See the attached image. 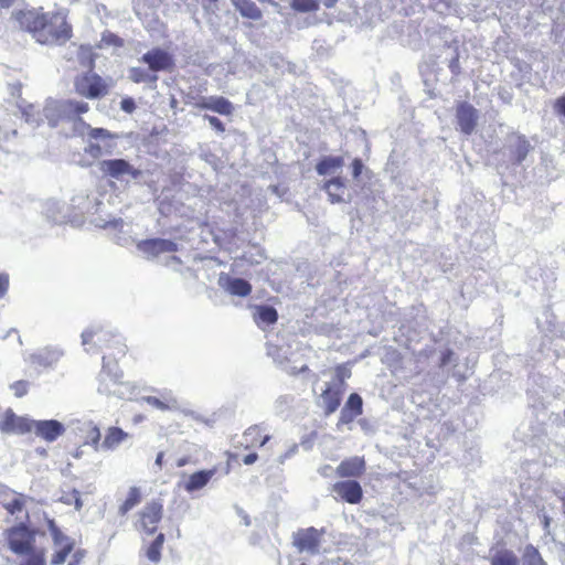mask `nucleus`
<instances>
[{
	"label": "nucleus",
	"instance_id": "bb28decb",
	"mask_svg": "<svg viewBox=\"0 0 565 565\" xmlns=\"http://www.w3.org/2000/svg\"><path fill=\"white\" fill-rule=\"evenodd\" d=\"M269 439V435L262 436V429L259 426H252L243 434L241 444L245 448H250L256 445L263 447Z\"/></svg>",
	"mask_w": 565,
	"mask_h": 565
},
{
	"label": "nucleus",
	"instance_id": "f3484780",
	"mask_svg": "<svg viewBox=\"0 0 565 565\" xmlns=\"http://www.w3.org/2000/svg\"><path fill=\"white\" fill-rule=\"evenodd\" d=\"M141 61L146 63L149 66V70L153 73L168 71L173 66V58L171 54L159 47L145 53Z\"/></svg>",
	"mask_w": 565,
	"mask_h": 565
},
{
	"label": "nucleus",
	"instance_id": "a211bd4d",
	"mask_svg": "<svg viewBox=\"0 0 565 565\" xmlns=\"http://www.w3.org/2000/svg\"><path fill=\"white\" fill-rule=\"evenodd\" d=\"M331 493L351 504L359 503L363 494L360 483L354 480L335 482L331 487Z\"/></svg>",
	"mask_w": 565,
	"mask_h": 565
},
{
	"label": "nucleus",
	"instance_id": "2f4dec72",
	"mask_svg": "<svg viewBox=\"0 0 565 565\" xmlns=\"http://www.w3.org/2000/svg\"><path fill=\"white\" fill-rule=\"evenodd\" d=\"M254 318L259 327H264L275 323L278 315L276 309L270 306H259L256 308Z\"/></svg>",
	"mask_w": 565,
	"mask_h": 565
},
{
	"label": "nucleus",
	"instance_id": "de8ad7c7",
	"mask_svg": "<svg viewBox=\"0 0 565 565\" xmlns=\"http://www.w3.org/2000/svg\"><path fill=\"white\" fill-rule=\"evenodd\" d=\"M30 383L28 381H17L10 385V390L13 392L15 397H23L28 394Z\"/></svg>",
	"mask_w": 565,
	"mask_h": 565
},
{
	"label": "nucleus",
	"instance_id": "e2e57ef3",
	"mask_svg": "<svg viewBox=\"0 0 565 565\" xmlns=\"http://www.w3.org/2000/svg\"><path fill=\"white\" fill-rule=\"evenodd\" d=\"M257 459H258L257 454L256 452H252V454L246 455L243 458V462L245 465L249 466V465H253L254 462H256Z\"/></svg>",
	"mask_w": 565,
	"mask_h": 565
},
{
	"label": "nucleus",
	"instance_id": "5701e85b",
	"mask_svg": "<svg viewBox=\"0 0 565 565\" xmlns=\"http://www.w3.org/2000/svg\"><path fill=\"white\" fill-rule=\"evenodd\" d=\"M363 401L358 393H352L340 413V424H350L362 414Z\"/></svg>",
	"mask_w": 565,
	"mask_h": 565
},
{
	"label": "nucleus",
	"instance_id": "69168bd1",
	"mask_svg": "<svg viewBox=\"0 0 565 565\" xmlns=\"http://www.w3.org/2000/svg\"><path fill=\"white\" fill-rule=\"evenodd\" d=\"M18 0H0V9H8L12 7Z\"/></svg>",
	"mask_w": 565,
	"mask_h": 565
},
{
	"label": "nucleus",
	"instance_id": "1a4fd4ad",
	"mask_svg": "<svg viewBox=\"0 0 565 565\" xmlns=\"http://www.w3.org/2000/svg\"><path fill=\"white\" fill-rule=\"evenodd\" d=\"M163 514V505L159 501L147 503L139 512V521L137 529L151 535L157 531V525L161 521Z\"/></svg>",
	"mask_w": 565,
	"mask_h": 565
},
{
	"label": "nucleus",
	"instance_id": "412c9836",
	"mask_svg": "<svg viewBox=\"0 0 565 565\" xmlns=\"http://www.w3.org/2000/svg\"><path fill=\"white\" fill-rule=\"evenodd\" d=\"M113 332L104 330L102 327H90L83 331L82 343L84 347L93 343L99 348H108L114 341Z\"/></svg>",
	"mask_w": 565,
	"mask_h": 565
},
{
	"label": "nucleus",
	"instance_id": "c9c22d12",
	"mask_svg": "<svg viewBox=\"0 0 565 565\" xmlns=\"http://www.w3.org/2000/svg\"><path fill=\"white\" fill-rule=\"evenodd\" d=\"M522 565H546L537 548L529 544L524 547Z\"/></svg>",
	"mask_w": 565,
	"mask_h": 565
},
{
	"label": "nucleus",
	"instance_id": "c756f323",
	"mask_svg": "<svg viewBox=\"0 0 565 565\" xmlns=\"http://www.w3.org/2000/svg\"><path fill=\"white\" fill-rule=\"evenodd\" d=\"M342 157H324L316 166V171L319 175H328L334 173L343 166Z\"/></svg>",
	"mask_w": 565,
	"mask_h": 565
},
{
	"label": "nucleus",
	"instance_id": "603ef678",
	"mask_svg": "<svg viewBox=\"0 0 565 565\" xmlns=\"http://www.w3.org/2000/svg\"><path fill=\"white\" fill-rule=\"evenodd\" d=\"M204 119L207 120L211 127L214 128L216 131L224 132L225 127L217 117L204 115Z\"/></svg>",
	"mask_w": 565,
	"mask_h": 565
},
{
	"label": "nucleus",
	"instance_id": "774afa93",
	"mask_svg": "<svg viewBox=\"0 0 565 565\" xmlns=\"http://www.w3.org/2000/svg\"><path fill=\"white\" fill-rule=\"evenodd\" d=\"M61 501L65 504H73L74 499L72 498V492L70 494L63 495Z\"/></svg>",
	"mask_w": 565,
	"mask_h": 565
},
{
	"label": "nucleus",
	"instance_id": "f03ea898",
	"mask_svg": "<svg viewBox=\"0 0 565 565\" xmlns=\"http://www.w3.org/2000/svg\"><path fill=\"white\" fill-rule=\"evenodd\" d=\"M8 544L12 552L20 555H28L24 563L20 565H44V555L41 551L33 548L34 534L22 523L8 531Z\"/></svg>",
	"mask_w": 565,
	"mask_h": 565
},
{
	"label": "nucleus",
	"instance_id": "4468645a",
	"mask_svg": "<svg viewBox=\"0 0 565 565\" xmlns=\"http://www.w3.org/2000/svg\"><path fill=\"white\" fill-rule=\"evenodd\" d=\"M478 110L467 102H461L456 108V119L459 130L469 136L471 135L478 122Z\"/></svg>",
	"mask_w": 565,
	"mask_h": 565
},
{
	"label": "nucleus",
	"instance_id": "f704fd0d",
	"mask_svg": "<svg viewBox=\"0 0 565 565\" xmlns=\"http://www.w3.org/2000/svg\"><path fill=\"white\" fill-rule=\"evenodd\" d=\"M149 71L142 67H131L128 77L135 83H156L158 76Z\"/></svg>",
	"mask_w": 565,
	"mask_h": 565
},
{
	"label": "nucleus",
	"instance_id": "864d4df0",
	"mask_svg": "<svg viewBox=\"0 0 565 565\" xmlns=\"http://www.w3.org/2000/svg\"><path fill=\"white\" fill-rule=\"evenodd\" d=\"M143 399L147 404H149L158 409L166 411L169 408V406L164 402L160 401L158 397L147 396Z\"/></svg>",
	"mask_w": 565,
	"mask_h": 565
},
{
	"label": "nucleus",
	"instance_id": "bf43d9fd",
	"mask_svg": "<svg viewBox=\"0 0 565 565\" xmlns=\"http://www.w3.org/2000/svg\"><path fill=\"white\" fill-rule=\"evenodd\" d=\"M84 558V552L83 551H76L72 557H71V561L68 562V564H74V565H79L81 562L83 561Z\"/></svg>",
	"mask_w": 565,
	"mask_h": 565
},
{
	"label": "nucleus",
	"instance_id": "0e129e2a",
	"mask_svg": "<svg viewBox=\"0 0 565 565\" xmlns=\"http://www.w3.org/2000/svg\"><path fill=\"white\" fill-rule=\"evenodd\" d=\"M449 68L451 70V72L454 74H458L459 73V61H458V57H454L450 61Z\"/></svg>",
	"mask_w": 565,
	"mask_h": 565
},
{
	"label": "nucleus",
	"instance_id": "a18cd8bd",
	"mask_svg": "<svg viewBox=\"0 0 565 565\" xmlns=\"http://www.w3.org/2000/svg\"><path fill=\"white\" fill-rule=\"evenodd\" d=\"M113 338H114V341L110 342L108 348H113L114 352L110 353L109 355H113L114 358L124 356L126 354L127 347L122 342L121 337L119 334H117V335H113ZM106 358L108 360L110 356H106Z\"/></svg>",
	"mask_w": 565,
	"mask_h": 565
},
{
	"label": "nucleus",
	"instance_id": "ddd939ff",
	"mask_svg": "<svg viewBox=\"0 0 565 565\" xmlns=\"http://www.w3.org/2000/svg\"><path fill=\"white\" fill-rule=\"evenodd\" d=\"M76 92L87 98H97L106 92L102 77L94 73H86L75 81Z\"/></svg>",
	"mask_w": 565,
	"mask_h": 565
},
{
	"label": "nucleus",
	"instance_id": "c85d7f7f",
	"mask_svg": "<svg viewBox=\"0 0 565 565\" xmlns=\"http://www.w3.org/2000/svg\"><path fill=\"white\" fill-rule=\"evenodd\" d=\"M510 148L512 157L514 158L515 162L521 163L527 156V153L531 151L532 146L523 136H516L511 139L510 141Z\"/></svg>",
	"mask_w": 565,
	"mask_h": 565
},
{
	"label": "nucleus",
	"instance_id": "37998d69",
	"mask_svg": "<svg viewBox=\"0 0 565 565\" xmlns=\"http://www.w3.org/2000/svg\"><path fill=\"white\" fill-rule=\"evenodd\" d=\"M291 7L299 12H312L319 9L318 0H292Z\"/></svg>",
	"mask_w": 565,
	"mask_h": 565
},
{
	"label": "nucleus",
	"instance_id": "a878e982",
	"mask_svg": "<svg viewBox=\"0 0 565 565\" xmlns=\"http://www.w3.org/2000/svg\"><path fill=\"white\" fill-rule=\"evenodd\" d=\"M216 470L215 469H209V470H200L191 476H189L188 480L184 481L183 488L186 492H194L198 490L203 489L210 480L214 477Z\"/></svg>",
	"mask_w": 565,
	"mask_h": 565
},
{
	"label": "nucleus",
	"instance_id": "7ed1b4c3",
	"mask_svg": "<svg viewBox=\"0 0 565 565\" xmlns=\"http://www.w3.org/2000/svg\"><path fill=\"white\" fill-rule=\"evenodd\" d=\"M118 135L104 128L88 126L84 152L94 159L111 156L117 149Z\"/></svg>",
	"mask_w": 565,
	"mask_h": 565
},
{
	"label": "nucleus",
	"instance_id": "052dcab7",
	"mask_svg": "<svg viewBox=\"0 0 565 565\" xmlns=\"http://www.w3.org/2000/svg\"><path fill=\"white\" fill-rule=\"evenodd\" d=\"M72 498L74 499L73 504L77 511H79L83 507V502L81 500L79 492L77 490L72 491Z\"/></svg>",
	"mask_w": 565,
	"mask_h": 565
},
{
	"label": "nucleus",
	"instance_id": "79ce46f5",
	"mask_svg": "<svg viewBox=\"0 0 565 565\" xmlns=\"http://www.w3.org/2000/svg\"><path fill=\"white\" fill-rule=\"evenodd\" d=\"M72 204L81 213H87V214L92 213V209L94 206H98L99 205V203H97V202L92 204V202L88 199V195H84V194H81V195H77V196L73 198L72 199Z\"/></svg>",
	"mask_w": 565,
	"mask_h": 565
},
{
	"label": "nucleus",
	"instance_id": "3c124183",
	"mask_svg": "<svg viewBox=\"0 0 565 565\" xmlns=\"http://www.w3.org/2000/svg\"><path fill=\"white\" fill-rule=\"evenodd\" d=\"M457 358L451 350H445L440 356V366L445 367L449 364H456Z\"/></svg>",
	"mask_w": 565,
	"mask_h": 565
},
{
	"label": "nucleus",
	"instance_id": "4d7b16f0",
	"mask_svg": "<svg viewBox=\"0 0 565 565\" xmlns=\"http://www.w3.org/2000/svg\"><path fill=\"white\" fill-rule=\"evenodd\" d=\"M9 288V277L8 275L1 274L0 275V298H2Z\"/></svg>",
	"mask_w": 565,
	"mask_h": 565
},
{
	"label": "nucleus",
	"instance_id": "6e6552de",
	"mask_svg": "<svg viewBox=\"0 0 565 565\" xmlns=\"http://www.w3.org/2000/svg\"><path fill=\"white\" fill-rule=\"evenodd\" d=\"M92 223L96 227H102L108 230L109 232H118V235L115 236L116 243L126 246L132 242L129 233L131 232V225L125 222L121 218L110 217L107 218L97 216L92 220Z\"/></svg>",
	"mask_w": 565,
	"mask_h": 565
},
{
	"label": "nucleus",
	"instance_id": "cd10ccee",
	"mask_svg": "<svg viewBox=\"0 0 565 565\" xmlns=\"http://www.w3.org/2000/svg\"><path fill=\"white\" fill-rule=\"evenodd\" d=\"M323 189L329 195V200L331 203H341L344 201L342 193L345 190L344 181L341 177L333 178L328 180L323 184Z\"/></svg>",
	"mask_w": 565,
	"mask_h": 565
},
{
	"label": "nucleus",
	"instance_id": "4c0bfd02",
	"mask_svg": "<svg viewBox=\"0 0 565 565\" xmlns=\"http://www.w3.org/2000/svg\"><path fill=\"white\" fill-rule=\"evenodd\" d=\"M63 204L58 201H47L45 203V215L54 223L63 222L62 215Z\"/></svg>",
	"mask_w": 565,
	"mask_h": 565
},
{
	"label": "nucleus",
	"instance_id": "20e7f679",
	"mask_svg": "<svg viewBox=\"0 0 565 565\" xmlns=\"http://www.w3.org/2000/svg\"><path fill=\"white\" fill-rule=\"evenodd\" d=\"M98 171L106 178L126 185L142 177V171L122 158L104 159L97 162Z\"/></svg>",
	"mask_w": 565,
	"mask_h": 565
},
{
	"label": "nucleus",
	"instance_id": "13d9d810",
	"mask_svg": "<svg viewBox=\"0 0 565 565\" xmlns=\"http://www.w3.org/2000/svg\"><path fill=\"white\" fill-rule=\"evenodd\" d=\"M363 169V163L361 159H354L352 162V174L354 178H359Z\"/></svg>",
	"mask_w": 565,
	"mask_h": 565
},
{
	"label": "nucleus",
	"instance_id": "58836bf2",
	"mask_svg": "<svg viewBox=\"0 0 565 565\" xmlns=\"http://www.w3.org/2000/svg\"><path fill=\"white\" fill-rule=\"evenodd\" d=\"M141 500V494L138 488L132 487L129 490L127 499L119 508L120 514L125 515L128 511L134 509L137 504H139Z\"/></svg>",
	"mask_w": 565,
	"mask_h": 565
},
{
	"label": "nucleus",
	"instance_id": "f257e3e1",
	"mask_svg": "<svg viewBox=\"0 0 565 565\" xmlns=\"http://www.w3.org/2000/svg\"><path fill=\"white\" fill-rule=\"evenodd\" d=\"M13 18L20 28L32 34L33 39L46 45L63 44L72 36V29L62 13H44L39 10L14 12Z\"/></svg>",
	"mask_w": 565,
	"mask_h": 565
},
{
	"label": "nucleus",
	"instance_id": "393cba45",
	"mask_svg": "<svg viewBox=\"0 0 565 565\" xmlns=\"http://www.w3.org/2000/svg\"><path fill=\"white\" fill-rule=\"evenodd\" d=\"M365 470V461L362 457H351L343 460L337 467V475L341 478L359 477Z\"/></svg>",
	"mask_w": 565,
	"mask_h": 565
},
{
	"label": "nucleus",
	"instance_id": "2eb2a0df",
	"mask_svg": "<svg viewBox=\"0 0 565 565\" xmlns=\"http://www.w3.org/2000/svg\"><path fill=\"white\" fill-rule=\"evenodd\" d=\"M343 394V380H339L338 382H329L326 385V388L320 395L321 406L324 409V414L331 415L334 413L340 406L341 398Z\"/></svg>",
	"mask_w": 565,
	"mask_h": 565
},
{
	"label": "nucleus",
	"instance_id": "8fccbe9b",
	"mask_svg": "<svg viewBox=\"0 0 565 565\" xmlns=\"http://www.w3.org/2000/svg\"><path fill=\"white\" fill-rule=\"evenodd\" d=\"M102 45H106V46H110V45L121 46L122 45V41L117 35H115L113 33H104L103 36H102Z\"/></svg>",
	"mask_w": 565,
	"mask_h": 565
},
{
	"label": "nucleus",
	"instance_id": "680f3d73",
	"mask_svg": "<svg viewBox=\"0 0 565 565\" xmlns=\"http://www.w3.org/2000/svg\"><path fill=\"white\" fill-rule=\"evenodd\" d=\"M349 376H350V373L343 366H338L337 367V379L333 382H338L341 379L344 381V379L349 377Z\"/></svg>",
	"mask_w": 565,
	"mask_h": 565
},
{
	"label": "nucleus",
	"instance_id": "dca6fc26",
	"mask_svg": "<svg viewBox=\"0 0 565 565\" xmlns=\"http://www.w3.org/2000/svg\"><path fill=\"white\" fill-rule=\"evenodd\" d=\"M32 431L46 443H53L65 433V426L56 419H33Z\"/></svg>",
	"mask_w": 565,
	"mask_h": 565
},
{
	"label": "nucleus",
	"instance_id": "4be33fe9",
	"mask_svg": "<svg viewBox=\"0 0 565 565\" xmlns=\"http://www.w3.org/2000/svg\"><path fill=\"white\" fill-rule=\"evenodd\" d=\"M288 349L281 348L277 344L267 343V354L274 360V362L284 367L289 374H298L308 370L307 365H302L300 369L295 366H287L286 363L289 361Z\"/></svg>",
	"mask_w": 565,
	"mask_h": 565
},
{
	"label": "nucleus",
	"instance_id": "5fc2aeb1",
	"mask_svg": "<svg viewBox=\"0 0 565 565\" xmlns=\"http://www.w3.org/2000/svg\"><path fill=\"white\" fill-rule=\"evenodd\" d=\"M120 109L127 114H131L136 109V103L132 98H122L120 102Z\"/></svg>",
	"mask_w": 565,
	"mask_h": 565
},
{
	"label": "nucleus",
	"instance_id": "49530a36",
	"mask_svg": "<svg viewBox=\"0 0 565 565\" xmlns=\"http://www.w3.org/2000/svg\"><path fill=\"white\" fill-rule=\"evenodd\" d=\"M85 444L93 446V448L96 451L102 450L100 449V445H102V443H100V430H99V428L97 426L94 425L90 428V430L87 434Z\"/></svg>",
	"mask_w": 565,
	"mask_h": 565
},
{
	"label": "nucleus",
	"instance_id": "423d86ee",
	"mask_svg": "<svg viewBox=\"0 0 565 565\" xmlns=\"http://www.w3.org/2000/svg\"><path fill=\"white\" fill-rule=\"evenodd\" d=\"M88 110V104L76 100H50L43 108V116L47 119L51 127H55L60 118L73 117L84 114Z\"/></svg>",
	"mask_w": 565,
	"mask_h": 565
},
{
	"label": "nucleus",
	"instance_id": "338daca9",
	"mask_svg": "<svg viewBox=\"0 0 565 565\" xmlns=\"http://www.w3.org/2000/svg\"><path fill=\"white\" fill-rule=\"evenodd\" d=\"M163 456L164 454L162 451H160L158 455H157V458H156V461H154V466L158 468V469H161L162 467V459H163Z\"/></svg>",
	"mask_w": 565,
	"mask_h": 565
},
{
	"label": "nucleus",
	"instance_id": "aec40b11",
	"mask_svg": "<svg viewBox=\"0 0 565 565\" xmlns=\"http://www.w3.org/2000/svg\"><path fill=\"white\" fill-rule=\"evenodd\" d=\"M195 108L209 109L220 115L228 116L233 113V104L222 96H203L194 104Z\"/></svg>",
	"mask_w": 565,
	"mask_h": 565
},
{
	"label": "nucleus",
	"instance_id": "c03bdc74",
	"mask_svg": "<svg viewBox=\"0 0 565 565\" xmlns=\"http://www.w3.org/2000/svg\"><path fill=\"white\" fill-rule=\"evenodd\" d=\"M74 543H67L65 546H57V551L53 554L51 563L53 565L63 564L67 555L72 552Z\"/></svg>",
	"mask_w": 565,
	"mask_h": 565
},
{
	"label": "nucleus",
	"instance_id": "6ab92c4d",
	"mask_svg": "<svg viewBox=\"0 0 565 565\" xmlns=\"http://www.w3.org/2000/svg\"><path fill=\"white\" fill-rule=\"evenodd\" d=\"M218 286L232 296L246 297L252 291L250 284L243 279L221 273L217 279Z\"/></svg>",
	"mask_w": 565,
	"mask_h": 565
},
{
	"label": "nucleus",
	"instance_id": "6e6d98bb",
	"mask_svg": "<svg viewBox=\"0 0 565 565\" xmlns=\"http://www.w3.org/2000/svg\"><path fill=\"white\" fill-rule=\"evenodd\" d=\"M554 110L565 117V96H562L555 100Z\"/></svg>",
	"mask_w": 565,
	"mask_h": 565
},
{
	"label": "nucleus",
	"instance_id": "473e14b6",
	"mask_svg": "<svg viewBox=\"0 0 565 565\" xmlns=\"http://www.w3.org/2000/svg\"><path fill=\"white\" fill-rule=\"evenodd\" d=\"M491 565H520L519 557L513 551H497L490 558Z\"/></svg>",
	"mask_w": 565,
	"mask_h": 565
},
{
	"label": "nucleus",
	"instance_id": "9b49d317",
	"mask_svg": "<svg viewBox=\"0 0 565 565\" xmlns=\"http://www.w3.org/2000/svg\"><path fill=\"white\" fill-rule=\"evenodd\" d=\"M137 248L148 259L158 258L163 254H170L178 250V244L171 239L152 238L137 243Z\"/></svg>",
	"mask_w": 565,
	"mask_h": 565
},
{
	"label": "nucleus",
	"instance_id": "39448f33",
	"mask_svg": "<svg viewBox=\"0 0 565 565\" xmlns=\"http://www.w3.org/2000/svg\"><path fill=\"white\" fill-rule=\"evenodd\" d=\"M121 377L122 373L119 370L117 362L107 361L105 355L103 358V369L97 377V392L103 395H113L122 398L125 396V384L121 381Z\"/></svg>",
	"mask_w": 565,
	"mask_h": 565
},
{
	"label": "nucleus",
	"instance_id": "ea45409f",
	"mask_svg": "<svg viewBox=\"0 0 565 565\" xmlns=\"http://www.w3.org/2000/svg\"><path fill=\"white\" fill-rule=\"evenodd\" d=\"M72 53L76 54L77 61L82 66H90L92 60V50L84 45L72 44L70 46Z\"/></svg>",
	"mask_w": 565,
	"mask_h": 565
},
{
	"label": "nucleus",
	"instance_id": "72a5a7b5",
	"mask_svg": "<svg viewBox=\"0 0 565 565\" xmlns=\"http://www.w3.org/2000/svg\"><path fill=\"white\" fill-rule=\"evenodd\" d=\"M25 501V497L19 495L7 502L4 508L11 515H15L18 520L28 519V512L24 509Z\"/></svg>",
	"mask_w": 565,
	"mask_h": 565
},
{
	"label": "nucleus",
	"instance_id": "9d476101",
	"mask_svg": "<svg viewBox=\"0 0 565 565\" xmlns=\"http://www.w3.org/2000/svg\"><path fill=\"white\" fill-rule=\"evenodd\" d=\"M62 356V350L53 347H46L31 353L28 358H25V362H28L36 371H41L53 369Z\"/></svg>",
	"mask_w": 565,
	"mask_h": 565
},
{
	"label": "nucleus",
	"instance_id": "b1692460",
	"mask_svg": "<svg viewBox=\"0 0 565 565\" xmlns=\"http://www.w3.org/2000/svg\"><path fill=\"white\" fill-rule=\"evenodd\" d=\"M129 437V434L119 427H108L106 429L104 440L102 441L100 449L105 451H114Z\"/></svg>",
	"mask_w": 565,
	"mask_h": 565
},
{
	"label": "nucleus",
	"instance_id": "e433bc0d",
	"mask_svg": "<svg viewBox=\"0 0 565 565\" xmlns=\"http://www.w3.org/2000/svg\"><path fill=\"white\" fill-rule=\"evenodd\" d=\"M164 543V534L160 533L153 540V542L148 546L146 551V555L149 561L152 563H158L161 558V550Z\"/></svg>",
	"mask_w": 565,
	"mask_h": 565
},
{
	"label": "nucleus",
	"instance_id": "09e8293b",
	"mask_svg": "<svg viewBox=\"0 0 565 565\" xmlns=\"http://www.w3.org/2000/svg\"><path fill=\"white\" fill-rule=\"evenodd\" d=\"M23 116L25 117L26 122L33 124L34 126H39L42 120L41 115L35 113L33 105H29L23 110Z\"/></svg>",
	"mask_w": 565,
	"mask_h": 565
},
{
	"label": "nucleus",
	"instance_id": "0eeeda50",
	"mask_svg": "<svg viewBox=\"0 0 565 565\" xmlns=\"http://www.w3.org/2000/svg\"><path fill=\"white\" fill-rule=\"evenodd\" d=\"M32 422L33 419L19 416L8 408L0 418V431L7 435H24L32 431Z\"/></svg>",
	"mask_w": 565,
	"mask_h": 565
},
{
	"label": "nucleus",
	"instance_id": "7c9ffc66",
	"mask_svg": "<svg viewBox=\"0 0 565 565\" xmlns=\"http://www.w3.org/2000/svg\"><path fill=\"white\" fill-rule=\"evenodd\" d=\"M232 3L245 18L252 20H259L262 18V11L252 0H232Z\"/></svg>",
	"mask_w": 565,
	"mask_h": 565
},
{
	"label": "nucleus",
	"instance_id": "f8f14e48",
	"mask_svg": "<svg viewBox=\"0 0 565 565\" xmlns=\"http://www.w3.org/2000/svg\"><path fill=\"white\" fill-rule=\"evenodd\" d=\"M323 531L315 527L299 530L294 534V545L299 552H308L310 554L319 553V546Z\"/></svg>",
	"mask_w": 565,
	"mask_h": 565
},
{
	"label": "nucleus",
	"instance_id": "a19ab883",
	"mask_svg": "<svg viewBox=\"0 0 565 565\" xmlns=\"http://www.w3.org/2000/svg\"><path fill=\"white\" fill-rule=\"evenodd\" d=\"M49 531L52 535L54 545L57 546H65L67 543H74L72 539L64 535L62 531L57 527L55 522L53 520L49 521Z\"/></svg>",
	"mask_w": 565,
	"mask_h": 565
}]
</instances>
